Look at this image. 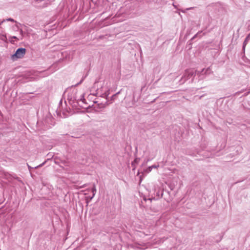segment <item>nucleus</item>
Segmentation results:
<instances>
[{
	"mask_svg": "<svg viewBox=\"0 0 250 250\" xmlns=\"http://www.w3.org/2000/svg\"><path fill=\"white\" fill-rule=\"evenodd\" d=\"M26 53V49L23 48H18L16 53L12 56L13 60H15V58L20 59L23 57Z\"/></svg>",
	"mask_w": 250,
	"mask_h": 250,
	"instance_id": "1",
	"label": "nucleus"
},
{
	"mask_svg": "<svg viewBox=\"0 0 250 250\" xmlns=\"http://www.w3.org/2000/svg\"><path fill=\"white\" fill-rule=\"evenodd\" d=\"M194 74V72L193 70H187L184 76L181 78V81L184 83L187 80L189 79Z\"/></svg>",
	"mask_w": 250,
	"mask_h": 250,
	"instance_id": "2",
	"label": "nucleus"
},
{
	"mask_svg": "<svg viewBox=\"0 0 250 250\" xmlns=\"http://www.w3.org/2000/svg\"><path fill=\"white\" fill-rule=\"evenodd\" d=\"M92 192L93 193L92 196L91 197V199H92L96 194V188L95 184H93V188H92Z\"/></svg>",
	"mask_w": 250,
	"mask_h": 250,
	"instance_id": "3",
	"label": "nucleus"
},
{
	"mask_svg": "<svg viewBox=\"0 0 250 250\" xmlns=\"http://www.w3.org/2000/svg\"><path fill=\"white\" fill-rule=\"evenodd\" d=\"M248 40H249V36L246 38V39L245 40V41L244 42L243 45V49H245V46L247 43Z\"/></svg>",
	"mask_w": 250,
	"mask_h": 250,
	"instance_id": "4",
	"label": "nucleus"
},
{
	"mask_svg": "<svg viewBox=\"0 0 250 250\" xmlns=\"http://www.w3.org/2000/svg\"><path fill=\"white\" fill-rule=\"evenodd\" d=\"M0 39L3 41H6L7 40V38L6 35H0Z\"/></svg>",
	"mask_w": 250,
	"mask_h": 250,
	"instance_id": "5",
	"label": "nucleus"
},
{
	"mask_svg": "<svg viewBox=\"0 0 250 250\" xmlns=\"http://www.w3.org/2000/svg\"><path fill=\"white\" fill-rule=\"evenodd\" d=\"M75 100L76 101H78H78H80H80H82V102H83V100H84V99L83 98V94H82V95H81V97H80V98H79V99H78L76 98Z\"/></svg>",
	"mask_w": 250,
	"mask_h": 250,
	"instance_id": "6",
	"label": "nucleus"
},
{
	"mask_svg": "<svg viewBox=\"0 0 250 250\" xmlns=\"http://www.w3.org/2000/svg\"><path fill=\"white\" fill-rule=\"evenodd\" d=\"M152 167L151 166L150 167H149L146 170V173H149V172H150L151 170H152Z\"/></svg>",
	"mask_w": 250,
	"mask_h": 250,
	"instance_id": "7",
	"label": "nucleus"
},
{
	"mask_svg": "<svg viewBox=\"0 0 250 250\" xmlns=\"http://www.w3.org/2000/svg\"><path fill=\"white\" fill-rule=\"evenodd\" d=\"M5 21H11V22H16V21L13 19H12V18H8L6 20H5Z\"/></svg>",
	"mask_w": 250,
	"mask_h": 250,
	"instance_id": "8",
	"label": "nucleus"
},
{
	"mask_svg": "<svg viewBox=\"0 0 250 250\" xmlns=\"http://www.w3.org/2000/svg\"><path fill=\"white\" fill-rule=\"evenodd\" d=\"M159 165H153V166H151V167H152V168H157L159 167Z\"/></svg>",
	"mask_w": 250,
	"mask_h": 250,
	"instance_id": "9",
	"label": "nucleus"
},
{
	"mask_svg": "<svg viewBox=\"0 0 250 250\" xmlns=\"http://www.w3.org/2000/svg\"><path fill=\"white\" fill-rule=\"evenodd\" d=\"M43 164H44V163H42V164H41V165L36 167L35 168H36L37 167H42L43 165Z\"/></svg>",
	"mask_w": 250,
	"mask_h": 250,
	"instance_id": "10",
	"label": "nucleus"
},
{
	"mask_svg": "<svg viewBox=\"0 0 250 250\" xmlns=\"http://www.w3.org/2000/svg\"><path fill=\"white\" fill-rule=\"evenodd\" d=\"M209 70V68H208V69H207L206 70V71H205V73H207V71H208Z\"/></svg>",
	"mask_w": 250,
	"mask_h": 250,
	"instance_id": "11",
	"label": "nucleus"
},
{
	"mask_svg": "<svg viewBox=\"0 0 250 250\" xmlns=\"http://www.w3.org/2000/svg\"><path fill=\"white\" fill-rule=\"evenodd\" d=\"M12 39H17V37L16 36H13L11 37Z\"/></svg>",
	"mask_w": 250,
	"mask_h": 250,
	"instance_id": "12",
	"label": "nucleus"
},
{
	"mask_svg": "<svg viewBox=\"0 0 250 250\" xmlns=\"http://www.w3.org/2000/svg\"><path fill=\"white\" fill-rule=\"evenodd\" d=\"M28 168H29V169L32 168V167L29 166H28Z\"/></svg>",
	"mask_w": 250,
	"mask_h": 250,
	"instance_id": "13",
	"label": "nucleus"
},
{
	"mask_svg": "<svg viewBox=\"0 0 250 250\" xmlns=\"http://www.w3.org/2000/svg\"><path fill=\"white\" fill-rule=\"evenodd\" d=\"M204 71H205V69H203V70H202V72H204Z\"/></svg>",
	"mask_w": 250,
	"mask_h": 250,
	"instance_id": "14",
	"label": "nucleus"
}]
</instances>
